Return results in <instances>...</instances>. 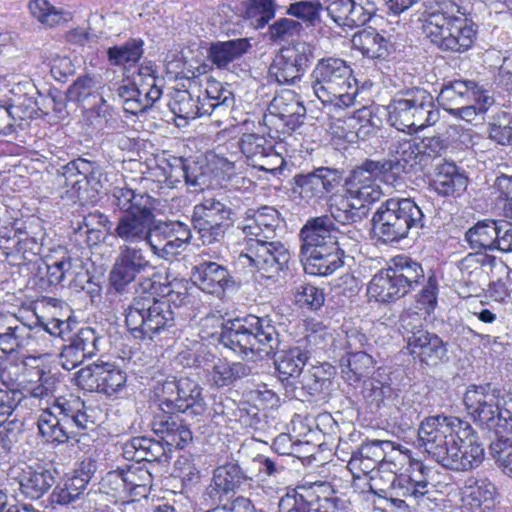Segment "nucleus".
<instances>
[{"instance_id":"f257e3e1","label":"nucleus","mask_w":512,"mask_h":512,"mask_svg":"<svg viewBox=\"0 0 512 512\" xmlns=\"http://www.w3.org/2000/svg\"><path fill=\"white\" fill-rule=\"evenodd\" d=\"M419 445L436 462L453 471H469L484 459V448L472 426L454 416L438 415L423 420Z\"/></svg>"},{"instance_id":"f03ea898","label":"nucleus","mask_w":512,"mask_h":512,"mask_svg":"<svg viewBox=\"0 0 512 512\" xmlns=\"http://www.w3.org/2000/svg\"><path fill=\"white\" fill-rule=\"evenodd\" d=\"M398 166L399 162L392 160L366 159L355 167L345 181V195L334 198L329 205L332 218L343 225L364 220L370 212V205L383 196L377 180Z\"/></svg>"},{"instance_id":"7ed1b4c3","label":"nucleus","mask_w":512,"mask_h":512,"mask_svg":"<svg viewBox=\"0 0 512 512\" xmlns=\"http://www.w3.org/2000/svg\"><path fill=\"white\" fill-rule=\"evenodd\" d=\"M332 216L309 218L299 232L300 256L304 271L313 276H328L344 265L345 236Z\"/></svg>"},{"instance_id":"20e7f679","label":"nucleus","mask_w":512,"mask_h":512,"mask_svg":"<svg viewBox=\"0 0 512 512\" xmlns=\"http://www.w3.org/2000/svg\"><path fill=\"white\" fill-rule=\"evenodd\" d=\"M219 341L224 347L249 360L271 356L280 344L273 321L268 316L255 315L226 321Z\"/></svg>"},{"instance_id":"39448f33","label":"nucleus","mask_w":512,"mask_h":512,"mask_svg":"<svg viewBox=\"0 0 512 512\" xmlns=\"http://www.w3.org/2000/svg\"><path fill=\"white\" fill-rule=\"evenodd\" d=\"M93 424L85 402L73 394L56 398L51 406L42 409L37 420L39 434L47 442L58 444L76 438Z\"/></svg>"},{"instance_id":"423d86ee","label":"nucleus","mask_w":512,"mask_h":512,"mask_svg":"<svg viewBox=\"0 0 512 512\" xmlns=\"http://www.w3.org/2000/svg\"><path fill=\"white\" fill-rule=\"evenodd\" d=\"M452 0L438 2L423 22V33L443 51L464 52L473 44L475 31Z\"/></svg>"},{"instance_id":"0eeeda50","label":"nucleus","mask_w":512,"mask_h":512,"mask_svg":"<svg viewBox=\"0 0 512 512\" xmlns=\"http://www.w3.org/2000/svg\"><path fill=\"white\" fill-rule=\"evenodd\" d=\"M347 62L328 57L318 61L311 73V87L323 103L337 108L350 107L357 95L356 80Z\"/></svg>"},{"instance_id":"6e6552de","label":"nucleus","mask_w":512,"mask_h":512,"mask_svg":"<svg viewBox=\"0 0 512 512\" xmlns=\"http://www.w3.org/2000/svg\"><path fill=\"white\" fill-rule=\"evenodd\" d=\"M463 403L471 419L495 432L512 429V411L506 408L503 389L494 383L471 384L463 395Z\"/></svg>"},{"instance_id":"1a4fd4ad","label":"nucleus","mask_w":512,"mask_h":512,"mask_svg":"<svg viewBox=\"0 0 512 512\" xmlns=\"http://www.w3.org/2000/svg\"><path fill=\"white\" fill-rule=\"evenodd\" d=\"M424 214L409 198H389L372 217V229L382 243H394L406 238L411 229L424 227Z\"/></svg>"},{"instance_id":"9d476101","label":"nucleus","mask_w":512,"mask_h":512,"mask_svg":"<svg viewBox=\"0 0 512 512\" xmlns=\"http://www.w3.org/2000/svg\"><path fill=\"white\" fill-rule=\"evenodd\" d=\"M388 120L397 130L413 133L435 124L439 111L433 96L425 89L414 87L398 93L387 106Z\"/></svg>"},{"instance_id":"9b49d317","label":"nucleus","mask_w":512,"mask_h":512,"mask_svg":"<svg viewBox=\"0 0 512 512\" xmlns=\"http://www.w3.org/2000/svg\"><path fill=\"white\" fill-rule=\"evenodd\" d=\"M124 315L129 332L139 340H153L175 325L171 306L157 297H133Z\"/></svg>"},{"instance_id":"f8f14e48","label":"nucleus","mask_w":512,"mask_h":512,"mask_svg":"<svg viewBox=\"0 0 512 512\" xmlns=\"http://www.w3.org/2000/svg\"><path fill=\"white\" fill-rule=\"evenodd\" d=\"M100 175L95 162L77 158L56 169L53 184L61 198L85 201L90 197L89 190L98 193Z\"/></svg>"},{"instance_id":"ddd939ff","label":"nucleus","mask_w":512,"mask_h":512,"mask_svg":"<svg viewBox=\"0 0 512 512\" xmlns=\"http://www.w3.org/2000/svg\"><path fill=\"white\" fill-rule=\"evenodd\" d=\"M407 342L410 354L419 357L429 366L437 365L446 356V346L442 339L427 331L422 316L418 312L406 311L400 317V328Z\"/></svg>"},{"instance_id":"4468645a","label":"nucleus","mask_w":512,"mask_h":512,"mask_svg":"<svg viewBox=\"0 0 512 512\" xmlns=\"http://www.w3.org/2000/svg\"><path fill=\"white\" fill-rule=\"evenodd\" d=\"M235 216V210L223 200L206 197L194 206L192 223L202 243L211 245L224 239Z\"/></svg>"},{"instance_id":"2eb2a0df","label":"nucleus","mask_w":512,"mask_h":512,"mask_svg":"<svg viewBox=\"0 0 512 512\" xmlns=\"http://www.w3.org/2000/svg\"><path fill=\"white\" fill-rule=\"evenodd\" d=\"M201 391V387L190 378H173L157 387L156 395L162 412H188L199 416L205 411Z\"/></svg>"},{"instance_id":"dca6fc26","label":"nucleus","mask_w":512,"mask_h":512,"mask_svg":"<svg viewBox=\"0 0 512 512\" xmlns=\"http://www.w3.org/2000/svg\"><path fill=\"white\" fill-rule=\"evenodd\" d=\"M314 58L313 47L296 42L279 49L268 69V78L280 85H294L301 79Z\"/></svg>"},{"instance_id":"f3484780","label":"nucleus","mask_w":512,"mask_h":512,"mask_svg":"<svg viewBox=\"0 0 512 512\" xmlns=\"http://www.w3.org/2000/svg\"><path fill=\"white\" fill-rule=\"evenodd\" d=\"M153 268L147 252L142 247L122 244L109 272L110 286L116 293L123 295L139 276Z\"/></svg>"},{"instance_id":"a211bd4d","label":"nucleus","mask_w":512,"mask_h":512,"mask_svg":"<svg viewBox=\"0 0 512 512\" xmlns=\"http://www.w3.org/2000/svg\"><path fill=\"white\" fill-rule=\"evenodd\" d=\"M254 475L237 459L228 458L213 471L205 495L213 504L222 503L230 493L245 491L255 486Z\"/></svg>"},{"instance_id":"6ab92c4d","label":"nucleus","mask_w":512,"mask_h":512,"mask_svg":"<svg viewBox=\"0 0 512 512\" xmlns=\"http://www.w3.org/2000/svg\"><path fill=\"white\" fill-rule=\"evenodd\" d=\"M306 108L298 99L297 95L290 90L283 91L276 95L264 114L263 121L269 128L277 134H288L298 128L305 118Z\"/></svg>"},{"instance_id":"aec40b11","label":"nucleus","mask_w":512,"mask_h":512,"mask_svg":"<svg viewBox=\"0 0 512 512\" xmlns=\"http://www.w3.org/2000/svg\"><path fill=\"white\" fill-rule=\"evenodd\" d=\"M75 383L83 390L113 396L126 387L127 374L112 363H93L75 373Z\"/></svg>"},{"instance_id":"412c9836","label":"nucleus","mask_w":512,"mask_h":512,"mask_svg":"<svg viewBox=\"0 0 512 512\" xmlns=\"http://www.w3.org/2000/svg\"><path fill=\"white\" fill-rule=\"evenodd\" d=\"M240 259L249 261L264 277L274 278L287 266L290 260L289 250L279 241L272 239L250 238L247 253Z\"/></svg>"},{"instance_id":"4be33fe9","label":"nucleus","mask_w":512,"mask_h":512,"mask_svg":"<svg viewBox=\"0 0 512 512\" xmlns=\"http://www.w3.org/2000/svg\"><path fill=\"white\" fill-rule=\"evenodd\" d=\"M342 173L334 168L319 167L313 171L296 174L292 191L301 201L309 205L319 204L341 185Z\"/></svg>"},{"instance_id":"5701e85b","label":"nucleus","mask_w":512,"mask_h":512,"mask_svg":"<svg viewBox=\"0 0 512 512\" xmlns=\"http://www.w3.org/2000/svg\"><path fill=\"white\" fill-rule=\"evenodd\" d=\"M191 230L181 221H162L155 218L150 250L162 259L179 255L191 240Z\"/></svg>"},{"instance_id":"b1692460","label":"nucleus","mask_w":512,"mask_h":512,"mask_svg":"<svg viewBox=\"0 0 512 512\" xmlns=\"http://www.w3.org/2000/svg\"><path fill=\"white\" fill-rule=\"evenodd\" d=\"M155 206L142 208L138 211H131L122 214L111 235L120 239L123 244L138 245L144 243L150 248L151 234L155 221Z\"/></svg>"},{"instance_id":"393cba45","label":"nucleus","mask_w":512,"mask_h":512,"mask_svg":"<svg viewBox=\"0 0 512 512\" xmlns=\"http://www.w3.org/2000/svg\"><path fill=\"white\" fill-rule=\"evenodd\" d=\"M33 326L14 313L0 312V350L18 353L30 345Z\"/></svg>"},{"instance_id":"a878e982","label":"nucleus","mask_w":512,"mask_h":512,"mask_svg":"<svg viewBox=\"0 0 512 512\" xmlns=\"http://www.w3.org/2000/svg\"><path fill=\"white\" fill-rule=\"evenodd\" d=\"M278 225V211L273 207L263 206L246 210L243 221L238 224V229L246 236L273 239Z\"/></svg>"},{"instance_id":"bb28decb","label":"nucleus","mask_w":512,"mask_h":512,"mask_svg":"<svg viewBox=\"0 0 512 512\" xmlns=\"http://www.w3.org/2000/svg\"><path fill=\"white\" fill-rule=\"evenodd\" d=\"M174 413L166 411L155 415L152 429L166 445L182 449L192 441V432L188 425Z\"/></svg>"},{"instance_id":"cd10ccee","label":"nucleus","mask_w":512,"mask_h":512,"mask_svg":"<svg viewBox=\"0 0 512 512\" xmlns=\"http://www.w3.org/2000/svg\"><path fill=\"white\" fill-rule=\"evenodd\" d=\"M192 277L201 290L217 296L234 284L227 268L212 261L196 265L192 270Z\"/></svg>"},{"instance_id":"c85d7f7f","label":"nucleus","mask_w":512,"mask_h":512,"mask_svg":"<svg viewBox=\"0 0 512 512\" xmlns=\"http://www.w3.org/2000/svg\"><path fill=\"white\" fill-rule=\"evenodd\" d=\"M330 376H327L322 367L313 366L304 370L296 381H293L292 387H288L286 395L304 401L308 397H320L326 395L331 386Z\"/></svg>"},{"instance_id":"c756f323","label":"nucleus","mask_w":512,"mask_h":512,"mask_svg":"<svg viewBox=\"0 0 512 512\" xmlns=\"http://www.w3.org/2000/svg\"><path fill=\"white\" fill-rule=\"evenodd\" d=\"M275 356L274 365L278 373V379L286 390L292 387L293 381L304 371V366L309 358L308 352L301 347H291L278 350L272 354Z\"/></svg>"},{"instance_id":"7c9ffc66","label":"nucleus","mask_w":512,"mask_h":512,"mask_svg":"<svg viewBox=\"0 0 512 512\" xmlns=\"http://www.w3.org/2000/svg\"><path fill=\"white\" fill-rule=\"evenodd\" d=\"M250 48L247 38L212 42L207 50V60L217 69L230 70Z\"/></svg>"},{"instance_id":"2f4dec72","label":"nucleus","mask_w":512,"mask_h":512,"mask_svg":"<svg viewBox=\"0 0 512 512\" xmlns=\"http://www.w3.org/2000/svg\"><path fill=\"white\" fill-rule=\"evenodd\" d=\"M56 470L42 466H27L17 476L19 489L30 499H39L55 484Z\"/></svg>"},{"instance_id":"473e14b6","label":"nucleus","mask_w":512,"mask_h":512,"mask_svg":"<svg viewBox=\"0 0 512 512\" xmlns=\"http://www.w3.org/2000/svg\"><path fill=\"white\" fill-rule=\"evenodd\" d=\"M86 120L95 130L106 135L124 132L128 127L120 113L109 105L104 97H99V101H95L87 110Z\"/></svg>"},{"instance_id":"72a5a7b5","label":"nucleus","mask_w":512,"mask_h":512,"mask_svg":"<svg viewBox=\"0 0 512 512\" xmlns=\"http://www.w3.org/2000/svg\"><path fill=\"white\" fill-rule=\"evenodd\" d=\"M122 454L127 460L141 462H169V455L160 441L148 437H134L124 443Z\"/></svg>"},{"instance_id":"f704fd0d","label":"nucleus","mask_w":512,"mask_h":512,"mask_svg":"<svg viewBox=\"0 0 512 512\" xmlns=\"http://www.w3.org/2000/svg\"><path fill=\"white\" fill-rule=\"evenodd\" d=\"M367 293L370 298H374L377 302L389 303L402 298L407 294V291L389 266L372 277L367 287Z\"/></svg>"},{"instance_id":"c9c22d12","label":"nucleus","mask_w":512,"mask_h":512,"mask_svg":"<svg viewBox=\"0 0 512 512\" xmlns=\"http://www.w3.org/2000/svg\"><path fill=\"white\" fill-rule=\"evenodd\" d=\"M92 466L90 462L87 464L82 462L81 468L74 475L54 488L51 494L52 501L60 505H68L79 499L91 479Z\"/></svg>"},{"instance_id":"e433bc0d","label":"nucleus","mask_w":512,"mask_h":512,"mask_svg":"<svg viewBox=\"0 0 512 512\" xmlns=\"http://www.w3.org/2000/svg\"><path fill=\"white\" fill-rule=\"evenodd\" d=\"M435 189L443 196H459L468 185L464 170L454 162L444 161L436 165Z\"/></svg>"},{"instance_id":"4c0bfd02","label":"nucleus","mask_w":512,"mask_h":512,"mask_svg":"<svg viewBox=\"0 0 512 512\" xmlns=\"http://www.w3.org/2000/svg\"><path fill=\"white\" fill-rule=\"evenodd\" d=\"M476 87V82L473 80H453L443 84L438 96L437 101L444 110L451 113L458 110V107L472 102L473 89Z\"/></svg>"},{"instance_id":"58836bf2","label":"nucleus","mask_w":512,"mask_h":512,"mask_svg":"<svg viewBox=\"0 0 512 512\" xmlns=\"http://www.w3.org/2000/svg\"><path fill=\"white\" fill-rule=\"evenodd\" d=\"M499 220H479L464 235L465 241L472 250L494 251L497 247Z\"/></svg>"},{"instance_id":"ea45409f","label":"nucleus","mask_w":512,"mask_h":512,"mask_svg":"<svg viewBox=\"0 0 512 512\" xmlns=\"http://www.w3.org/2000/svg\"><path fill=\"white\" fill-rule=\"evenodd\" d=\"M250 375H252V368L245 363L218 360L208 371V381L211 385L222 388Z\"/></svg>"},{"instance_id":"a19ab883","label":"nucleus","mask_w":512,"mask_h":512,"mask_svg":"<svg viewBox=\"0 0 512 512\" xmlns=\"http://www.w3.org/2000/svg\"><path fill=\"white\" fill-rule=\"evenodd\" d=\"M352 43L364 56L372 59L387 57L392 47L389 40L371 27L354 34Z\"/></svg>"},{"instance_id":"79ce46f5","label":"nucleus","mask_w":512,"mask_h":512,"mask_svg":"<svg viewBox=\"0 0 512 512\" xmlns=\"http://www.w3.org/2000/svg\"><path fill=\"white\" fill-rule=\"evenodd\" d=\"M398 394L388 382L375 377L363 382L362 397L372 413L391 406Z\"/></svg>"},{"instance_id":"37998d69","label":"nucleus","mask_w":512,"mask_h":512,"mask_svg":"<svg viewBox=\"0 0 512 512\" xmlns=\"http://www.w3.org/2000/svg\"><path fill=\"white\" fill-rule=\"evenodd\" d=\"M111 205L122 214L138 211L142 208L155 206L156 200L145 192H136L126 186H116L109 197Z\"/></svg>"},{"instance_id":"c03bdc74","label":"nucleus","mask_w":512,"mask_h":512,"mask_svg":"<svg viewBox=\"0 0 512 512\" xmlns=\"http://www.w3.org/2000/svg\"><path fill=\"white\" fill-rule=\"evenodd\" d=\"M374 359L364 351L349 352L340 360L344 380L353 385L368 376L374 368Z\"/></svg>"},{"instance_id":"a18cd8bd","label":"nucleus","mask_w":512,"mask_h":512,"mask_svg":"<svg viewBox=\"0 0 512 512\" xmlns=\"http://www.w3.org/2000/svg\"><path fill=\"white\" fill-rule=\"evenodd\" d=\"M489 455L498 468L512 478V428L495 432L488 447Z\"/></svg>"},{"instance_id":"49530a36","label":"nucleus","mask_w":512,"mask_h":512,"mask_svg":"<svg viewBox=\"0 0 512 512\" xmlns=\"http://www.w3.org/2000/svg\"><path fill=\"white\" fill-rule=\"evenodd\" d=\"M391 268L407 293L415 289L421 281H424L425 275L421 264L409 257L398 256L394 258Z\"/></svg>"},{"instance_id":"de8ad7c7","label":"nucleus","mask_w":512,"mask_h":512,"mask_svg":"<svg viewBox=\"0 0 512 512\" xmlns=\"http://www.w3.org/2000/svg\"><path fill=\"white\" fill-rule=\"evenodd\" d=\"M496 488L487 479L468 478L461 490L462 500L473 507H480L483 503L491 502Z\"/></svg>"},{"instance_id":"09e8293b","label":"nucleus","mask_w":512,"mask_h":512,"mask_svg":"<svg viewBox=\"0 0 512 512\" xmlns=\"http://www.w3.org/2000/svg\"><path fill=\"white\" fill-rule=\"evenodd\" d=\"M142 39H129L121 45L109 47L107 50L108 61L114 66H125L137 63L144 53Z\"/></svg>"},{"instance_id":"8fccbe9b","label":"nucleus","mask_w":512,"mask_h":512,"mask_svg":"<svg viewBox=\"0 0 512 512\" xmlns=\"http://www.w3.org/2000/svg\"><path fill=\"white\" fill-rule=\"evenodd\" d=\"M130 496L146 497L152 485V474L144 465L137 462L123 469Z\"/></svg>"},{"instance_id":"3c124183","label":"nucleus","mask_w":512,"mask_h":512,"mask_svg":"<svg viewBox=\"0 0 512 512\" xmlns=\"http://www.w3.org/2000/svg\"><path fill=\"white\" fill-rule=\"evenodd\" d=\"M113 226V223L109 220L107 215L96 210L83 217V221L80 223L78 231L83 232L89 239H92L96 243L101 241L104 232L111 235Z\"/></svg>"},{"instance_id":"603ef678","label":"nucleus","mask_w":512,"mask_h":512,"mask_svg":"<svg viewBox=\"0 0 512 512\" xmlns=\"http://www.w3.org/2000/svg\"><path fill=\"white\" fill-rule=\"evenodd\" d=\"M271 146V142L263 135L254 133H245L239 140V148L251 166H254L265 153H268Z\"/></svg>"},{"instance_id":"864d4df0","label":"nucleus","mask_w":512,"mask_h":512,"mask_svg":"<svg viewBox=\"0 0 512 512\" xmlns=\"http://www.w3.org/2000/svg\"><path fill=\"white\" fill-rule=\"evenodd\" d=\"M176 118L187 121L198 117L197 100L187 90H176L168 103Z\"/></svg>"},{"instance_id":"5fc2aeb1","label":"nucleus","mask_w":512,"mask_h":512,"mask_svg":"<svg viewBox=\"0 0 512 512\" xmlns=\"http://www.w3.org/2000/svg\"><path fill=\"white\" fill-rule=\"evenodd\" d=\"M390 150L396 154V159L391 160L399 162L398 169L391 171L392 173H399L401 170H405L406 165L412 167L416 164H421L419 143L416 140H399L392 145Z\"/></svg>"},{"instance_id":"6e6d98bb","label":"nucleus","mask_w":512,"mask_h":512,"mask_svg":"<svg viewBox=\"0 0 512 512\" xmlns=\"http://www.w3.org/2000/svg\"><path fill=\"white\" fill-rule=\"evenodd\" d=\"M378 465L366 458L363 453L358 450L352 453L348 462V469L354 478L360 479L364 475H370V487H379V481L383 478L379 470H376Z\"/></svg>"},{"instance_id":"4d7b16f0","label":"nucleus","mask_w":512,"mask_h":512,"mask_svg":"<svg viewBox=\"0 0 512 512\" xmlns=\"http://www.w3.org/2000/svg\"><path fill=\"white\" fill-rule=\"evenodd\" d=\"M103 338L91 327L81 328L78 333L71 339V344L84 357L91 358L100 351Z\"/></svg>"},{"instance_id":"13d9d810","label":"nucleus","mask_w":512,"mask_h":512,"mask_svg":"<svg viewBox=\"0 0 512 512\" xmlns=\"http://www.w3.org/2000/svg\"><path fill=\"white\" fill-rule=\"evenodd\" d=\"M302 30L303 25L299 21L283 17L269 25L267 36L270 41L280 44L298 36Z\"/></svg>"},{"instance_id":"bf43d9fd","label":"nucleus","mask_w":512,"mask_h":512,"mask_svg":"<svg viewBox=\"0 0 512 512\" xmlns=\"http://www.w3.org/2000/svg\"><path fill=\"white\" fill-rule=\"evenodd\" d=\"M322 4L318 0L297 1L291 3L287 8V14L302 20L308 26H315L320 21Z\"/></svg>"},{"instance_id":"052dcab7","label":"nucleus","mask_w":512,"mask_h":512,"mask_svg":"<svg viewBox=\"0 0 512 512\" xmlns=\"http://www.w3.org/2000/svg\"><path fill=\"white\" fill-rule=\"evenodd\" d=\"M71 267L72 264L70 260L56 261L52 264L42 263L39 265L38 275L40 277L42 287H50L60 284Z\"/></svg>"},{"instance_id":"680f3d73","label":"nucleus","mask_w":512,"mask_h":512,"mask_svg":"<svg viewBox=\"0 0 512 512\" xmlns=\"http://www.w3.org/2000/svg\"><path fill=\"white\" fill-rule=\"evenodd\" d=\"M385 477L389 482V489L391 490L392 495L398 497H413L415 499L425 495L414 491V489L418 488L417 481L406 472L401 473L400 475H396L392 472H386Z\"/></svg>"},{"instance_id":"e2e57ef3","label":"nucleus","mask_w":512,"mask_h":512,"mask_svg":"<svg viewBox=\"0 0 512 512\" xmlns=\"http://www.w3.org/2000/svg\"><path fill=\"white\" fill-rule=\"evenodd\" d=\"M28 8L32 17L45 26L53 27L64 20L62 11L57 10L47 0H31Z\"/></svg>"},{"instance_id":"0e129e2a","label":"nucleus","mask_w":512,"mask_h":512,"mask_svg":"<svg viewBox=\"0 0 512 512\" xmlns=\"http://www.w3.org/2000/svg\"><path fill=\"white\" fill-rule=\"evenodd\" d=\"M68 97L77 102L85 103L89 98L103 97L98 92V81L91 76L79 77L68 89Z\"/></svg>"},{"instance_id":"69168bd1","label":"nucleus","mask_w":512,"mask_h":512,"mask_svg":"<svg viewBox=\"0 0 512 512\" xmlns=\"http://www.w3.org/2000/svg\"><path fill=\"white\" fill-rule=\"evenodd\" d=\"M37 375L38 382L28 385L25 388L27 394L24 396H30L31 398L37 399L40 403L42 401H46L48 403V401L54 397L56 378L44 370H38Z\"/></svg>"},{"instance_id":"338daca9","label":"nucleus","mask_w":512,"mask_h":512,"mask_svg":"<svg viewBox=\"0 0 512 512\" xmlns=\"http://www.w3.org/2000/svg\"><path fill=\"white\" fill-rule=\"evenodd\" d=\"M334 489L331 484L328 482L318 481L311 485L309 489H305L306 500H310L312 496L316 497V502L318 506L315 508L317 512L319 509L323 508L325 512H329V509H336L338 498L333 497Z\"/></svg>"},{"instance_id":"774afa93","label":"nucleus","mask_w":512,"mask_h":512,"mask_svg":"<svg viewBox=\"0 0 512 512\" xmlns=\"http://www.w3.org/2000/svg\"><path fill=\"white\" fill-rule=\"evenodd\" d=\"M102 487L116 500L125 502L130 497L123 469L109 471L102 479Z\"/></svg>"}]
</instances>
